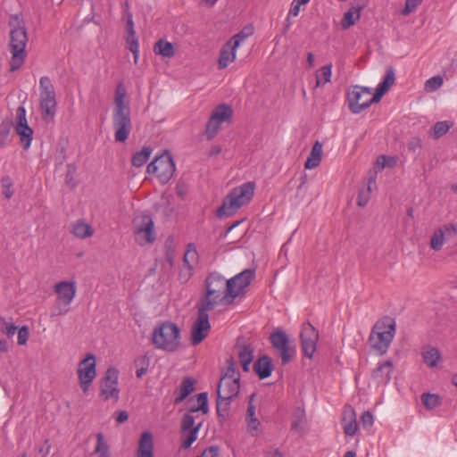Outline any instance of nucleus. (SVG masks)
Returning <instances> with one entry per match:
<instances>
[{
    "instance_id": "obj_1",
    "label": "nucleus",
    "mask_w": 457,
    "mask_h": 457,
    "mask_svg": "<svg viewBox=\"0 0 457 457\" xmlns=\"http://www.w3.org/2000/svg\"><path fill=\"white\" fill-rule=\"evenodd\" d=\"M9 24L11 27L9 46L12 54L10 70L13 71L21 68L26 59L28 35L23 21L18 16H12Z\"/></svg>"
},
{
    "instance_id": "obj_2",
    "label": "nucleus",
    "mask_w": 457,
    "mask_h": 457,
    "mask_svg": "<svg viewBox=\"0 0 457 457\" xmlns=\"http://www.w3.org/2000/svg\"><path fill=\"white\" fill-rule=\"evenodd\" d=\"M396 332L395 319L386 316L378 320L371 328L369 344L380 355L386 353Z\"/></svg>"
},
{
    "instance_id": "obj_3",
    "label": "nucleus",
    "mask_w": 457,
    "mask_h": 457,
    "mask_svg": "<svg viewBox=\"0 0 457 457\" xmlns=\"http://www.w3.org/2000/svg\"><path fill=\"white\" fill-rule=\"evenodd\" d=\"M254 194V183L246 182L234 188L226 197L222 205L218 209L219 217L229 216L240 207L248 204Z\"/></svg>"
},
{
    "instance_id": "obj_4",
    "label": "nucleus",
    "mask_w": 457,
    "mask_h": 457,
    "mask_svg": "<svg viewBox=\"0 0 457 457\" xmlns=\"http://www.w3.org/2000/svg\"><path fill=\"white\" fill-rule=\"evenodd\" d=\"M180 331L177 325L166 321L154 328L152 342L158 349L175 352L180 345Z\"/></svg>"
},
{
    "instance_id": "obj_5",
    "label": "nucleus",
    "mask_w": 457,
    "mask_h": 457,
    "mask_svg": "<svg viewBox=\"0 0 457 457\" xmlns=\"http://www.w3.org/2000/svg\"><path fill=\"white\" fill-rule=\"evenodd\" d=\"M227 280L219 272H211L205 278L206 294L202 303L205 308L213 309L226 295Z\"/></svg>"
},
{
    "instance_id": "obj_6",
    "label": "nucleus",
    "mask_w": 457,
    "mask_h": 457,
    "mask_svg": "<svg viewBox=\"0 0 457 457\" xmlns=\"http://www.w3.org/2000/svg\"><path fill=\"white\" fill-rule=\"evenodd\" d=\"M135 242L140 246L152 245L156 239L154 223L148 214H138L132 220Z\"/></svg>"
},
{
    "instance_id": "obj_7",
    "label": "nucleus",
    "mask_w": 457,
    "mask_h": 457,
    "mask_svg": "<svg viewBox=\"0 0 457 457\" xmlns=\"http://www.w3.org/2000/svg\"><path fill=\"white\" fill-rule=\"evenodd\" d=\"M54 290L57 295V298L51 315H64L69 312L70 305L76 296V284L73 281H61L54 285Z\"/></svg>"
},
{
    "instance_id": "obj_8",
    "label": "nucleus",
    "mask_w": 457,
    "mask_h": 457,
    "mask_svg": "<svg viewBox=\"0 0 457 457\" xmlns=\"http://www.w3.org/2000/svg\"><path fill=\"white\" fill-rule=\"evenodd\" d=\"M39 90L42 118L46 121L53 120L56 111V100L54 87L48 77L40 78Z\"/></svg>"
},
{
    "instance_id": "obj_9",
    "label": "nucleus",
    "mask_w": 457,
    "mask_h": 457,
    "mask_svg": "<svg viewBox=\"0 0 457 457\" xmlns=\"http://www.w3.org/2000/svg\"><path fill=\"white\" fill-rule=\"evenodd\" d=\"M175 170L174 161L168 152L155 156L146 169L147 172L149 174H154L162 184H166L170 181Z\"/></svg>"
},
{
    "instance_id": "obj_10",
    "label": "nucleus",
    "mask_w": 457,
    "mask_h": 457,
    "mask_svg": "<svg viewBox=\"0 0 457 457\" xmlns=\"http://www.w3.org/2000/svg\"><path fill=\"white\" fill-rule=\"evenodd\" d=\"M372 99V89L370 87L356 85L347 93L349 109L353 113H360L369 108L373 103L379 102Z\"/></svg>"
},
{
    "instance_id": "obj_11",
    "label": "nucleus",
    "mask_w": 457,
    "mask_h": 457,
    "mask_svg": "<svg viewBox=\"0 0 457 457\" xmlns=\"http://www.w3.org/2000/svg\"><path fill=\"white\" fill-rule=\"evenodd\" d=\"M112 122L115 141L124 143L129 138L132 129L130 108L113 109Z\"/></svg>"
},
{
    "instance_id": "obj_12",
    "label": "nucleus",
    "mask_w": 457,
    "mask_h": 457,
    "mask_svg": "<svg viewBox=\"0 0 457 457\" xmlns=\"http://www.w3.org/2000/svg\"><path fill=\"white\" fill-rule=\"evenodd\" d=\"M233 115L232 108L226 104H221L214 108L212 115L206 124L205 137L208 140H212L216 137L220 129L221 124L229 123Z\"/></svg>"
},
{
    "instance_id": "obj_13",
    "label": "nucleus",
    "mask_w": 457,
    "mask_h": 457,
    "mask_svg": "<svg viewBox=\"0 0 457 457\" xmlns=\"http://www.w3.org/2000/svg\"><path fill=\"white\" fill-rule=\"evenodd\" d=\"M255 276L253 269H245L233 278L227 279L226 295L235 299L244 293Z\"/></svg>"
},
{
    "instance_id": "obj_14",
    "label": "nucleus",
    "mask_w": 457,
    "mask_h": 457,
    "mask_svg": "<svg viewBox=\"0 0 457 457\" xmlns=\"http://www.w3.org/2000/svg\"><path fill=\"white\" fill-rule=\"evenodd\" d=\"M96 358L93 354H88L83 359L78 367V377L79 386L84 393H87L96 376Z\"/></svg>"
},
{
    "instance_id": "obj_15",
    "label": "nucleus",
    "mask_w": 457,
    "mask_h": 457,
    "mask_svg": "<svg viewBox=\"0 0 457 457\" xmlns=\"http://www.w3.org/2000/svg\"><path fill=\"white\" fill-rule=\"evenodd\" d=\"M119 371L114 368H109L100 385V396L104 400H119L120 390L118 388Z\"/></svg>"
},
{
    "instance_id": "obj_16",
    "label": "nucleus",
    "mask_w": 457,
    "mask_h": 457,
    "mask_svg": "<svg viewBox=\"0 0 457 457\" xmlns=\"http://www.w3.org/2000/svg\"><path fill=\"white\" fill-rule=\"evenodd\" d=\"M15 122V131L20 137L21 145L24 149H28L31 145L33 129L28 125L26 110L23 106L16 109Z\"/></svg>"
},
{
    "instance_id": "obj_17",
    "label": "nucleus",
    "mask_w": 457,
    "mask_h": 457,
    "mask_svg": "<svg viewBox=\"0 0 457 457\" xmlns=\"http://www.w3.org/2000/svg\"><path fill=\"white\" fill-rule=\"evenodd\" d=\"M300 337L303 354L308 358H312L317 348L319 340L318 330L309 321L304 322L302 325Z\"/></svg>"
},
{
    "instance_id": "obj_18",
    "label": "nucleus",
    "mask_w": 457,
    "mask_h": 457,
    "mask_svg": "<svg viewBox=\"0 0 457 457\" xmlns=\"http://www.w3.org/2000/svg\"><path fill=\"white\" fill-rule=\"evenodd\" d=\"M239 389V378H237L236 379L220 378L218 385L217 395H220L221 397L225 399H234L238 395Z\"/></svg>"
},
{
    "instance_id": "obj_19",
    "label": "nucleus",
    "mask_w": 457,
    "mask_h": 457,
    "mask_svg": "<svg viewBox=\"0 0 457 457\" xmlns=\"http://www.w3.org/2000/svg\"><path fill=\"white\" fill-rule=\"evenodd\" d=\"M235 348L243 370L248 372L250 370V364L253 360L254 347L251 344L241 342L240 338H238Z\"/></svg>"
},
{
    "instance_id": "obj_20",
    "label": "nucleus",
    "mask_w": 457,
    "mask_h": 457,
    "mask_svg": "<svg viewBox=\"0 0 457 457\" xmlns=\"http://www.w3.org/2000/svg\"><path fill=\"white\" fill-rule=\"evenodd\" d=\"M394 365L389 360L378 363V367L372 371V378L378 384L386 385L391 380Z\"/></svg>"
},
{
    "instance_id": "obj_21",
    "label": "nucleus",
    "mask_w": 457,
    "mask_h": 457,
    "mask_svg": "<svg viewBox=\"0 0 457 457\" xmlns=\"http://www.w3.org/2000/svg\"><path fill=\"white\" fill-rule=\"evenodd\" d=\"M253 369L260 379L267 378L274 369L272 359L268 355H263L253 363Z\"/></svg>"
},
{
    "instance_id": "obj_22",
    "label": "nucleus",
    "mask_w": 457,
    "mask_h": 457,
    "mask_svg": "<svg viewBox=\"0 0 457 457\" xmlns=\"http://www.w3.org/2000/svg\"><path fill=\"white\" fill-rule=\"evenodd\" d=\"M137 457H154L153 435L148 431H145L141 435Z\"/></svg>"
},
{
    "instance_id": "obj_23",
    "label": "nucleus",
    "mask_w": 457,
    "mask_h": 457,
    "mask_svg": "<svg viewBox=\"0 0 457 457\" xmlns=\"http://www.w3.org/2000/svg\"><path fill=\"white\" fill-rule=\"evenodd\" d=\"M127 37L126 43L128 45L129 49L134 55V63L137 64L139 56V44L138 39L136 36V32L134 29V22L129 19L127 22Z\"/></svg>"
},
{
    "instance_id": "obj_24",
    "label": "nucleus",
    "mask_w": 457,
    "mask_h": 457,
    "mask_svg": "<svg viewBox=\"0 0 457 457\" xmlns=\"http://www.w3.org/2000/svg\"><path fill=\"white\" fill-rule=\"evenodd\" d=\"M395 80V74L394 71V69L392 67H389L386 70V76L384 77L383 80L378 84L375 94L373 95L374 101H380L382 96L388 91L391 86L394 85Z\"/></svg>"
},
{
    "instance_id": "obj_25",
    "label": "nucleus",
    "mask_w": 457,
    "mask_h": 457,
    "mask_svg": "<svg viewBox=\"0 0 457 457\" xmlns=\"http://www.w3.org/2000/svg\"><path fill=\"white\" fill-rule=\"evenodd\" d=\"M395 80V74L394 71V69L392 67H389L386 70V76L384 77L383 80L378 84L375 94L373 95L374 101H380L382 96L388 91L391 86L394 85Z\"/></svg>"
},
{
    "instance_id": "obj_26",
    "label": "nucleus",
    "mask_w": 457,
    "mask_h": 457,
    "mask_svg": "<svg viewBox=\"0 0 457 457\" xmlns=\"http://www.w3.org/2000/svg\"><path fill=\"white\" fill-rule=\"evenodd\" d=\"M365 4H358L352 5L351 8L344 13L341 21V27L344 29H349L351 26L355 24V21L360 19L361 12L364 9Z\"/></svg>"
},
{
    "instance_id": "obj_27",
    "label": "nucleus",
    "mask_w": 457,
    "mask_h": 457,
    "mask_svg": "<svg viewBox=\"0 0 457 457\" xmlns=\"http://www.w3.org/2000/svg\"><path fill=\"white\" fill-rule=\"evenodd\" d=\"M237 47H234V45L228 41L220 50L219 58L220 69H225L228 65L234 62L236 59V50Z\"/></svg>"
},
{
    "instance_id": "obj_28",
    "label": "nucleus",
    "mask_w": 457,
    "mask_h": 457,
    "mask_svg": "<svg viewBox=\"0 0 457 457\" xmlns=\"http://www.w3.org/2000/svg\"><path fill=\"white\" fill-rule=\"evenodd\" d=\"M421 356L425 364L429 368L436 367L441 360L439 350L431 345H426L422 348Z\"/></svg>"
},
{
    "instance_id": "obj_29",
    "label": "nucleus",
    "mask_w": 457,
    "mask_h": 457,
    "mask_svg": "<svg viewBox=\"0 0 457 457\" xmlns=\"http://www.w3.org/2000/svg\"><path fill=\"white\" fill-rule=\"evenodd\" d=\"M198 262V253L193 245H188L186 253H184V263L187 266V271L183 270L182 274L185 277H190L191 271L195 264Z\"/></svg>"
},
{
    "instance_id": "obj_30",
    "label": "nucleus",
    "mask_w": 457,
    "mask_h": 457,
    "mask_svg": "<svg viewBox=\"0 0 457 457\" xmlns=\"http://www.w3.org/2000/svg\"><path fill=\"white\" fill-rule=\"evenodd\" d=\"M322 150V145L319 141H316L311 150L309 157L304 163V167L306 169H314L320 164L321 161Z\"/></svg>"
},
{
    "instance_id": "obj_31",
    "label": "nucleus",
    "mask_w": 457,
    "mask_h": 457,
    "mask_svg": "<svg viewBox=\"0 0 457 457\" xmlns=\"http://www.w3.org/2000/svg\"><path fill=\"white\" fill-rule=\"evenodd\" d=\"M71 233L74 237L83 239L91 237L94 229L88 223L79 220L71 225Z\"/></svg>"
},
{
    "instance_id": "obj_32",
    "label": "nucleus",
    "mask_w": 457,
    "mask_h": 457,
    "mask_svg": "<svg viewBox=\"0 0 457 457\" xmlns=\"http://www.w3.org/2000/svg\"><path fill=\"white\" fill-rule=\"evenodd\" d=\"M343 428L345 434L347 436H352L355 435L357 431L358 423L356 420L355 413L352 408H350L348 413H345L343 418Z\"/></svg>"
},
{
    "instance_id": "obj_33",
    "label": "nucleus",
    "mask_w": 457,
    "mask_h": 457,
    "mask_svg": "<svg viewBox=\"0 0 457 457\" xmlns=\"http://www.w3.org/2000/svg\"><path fill=\"white\" fill-rule=\"evenodd\" d=\"M254 396H255V395L252 394L249 397V403H248L246 417H245L247 427L250 430H257L258 426L260 425V421L255 415L256 408L253 403Z\"/></svg>"
},
{
    "instance_id": "obj_34",
    "label": "nucleus",
    "mask_w": 457,
    "mask_h": 457,
    "mask_svg": "<svg viewBox=\"0 0 457 457\" xmlns=\"http://www.w3.org/2000/svg\"><path fill=\"white\" fill-rule=\"evenodd\" d=\"M126 88L123 84L119 83L114 93V107L113 109H128L129 103L126 100Z\"/></svg>"
},
{
    "instance_id": "obj_35",
    "label": "nucleus",
    "mask_w": 457,
    "mask_h": 457,
    "mask_svg": "<svg viewBox=\"0 0 457 457\" xmlns=\"http://www.w3.org/2000/svg\"><path fill=\"white\" fill-rule=\"evenodd\" d=\"M270 340L272 345V346L278 350L283 346H286L290 343L288 336L287 333L281 329H276L274 330L270 336Z\"/></svg>"
},
{
    "instance_id": "obj_36",
    "label": "nucleus",
    "mask_w": 457,
    "mask_h": 457,
    "mask_svg": "<svg viewBox=\"0 0 457 457\" xmlns=\"http://www.w3.org/2000/svg\"><path fill=\"white\" fill-rule=\"evenodd\" d=\"M194 385L195 382L192 378H185L181 383V386L178 391V395L176 396L174 403H179L184 399H186L187 395L194 390Z\"/></svg>"
},
{
    "instance_id": "obj_37",
    "label": "nucleus",
    "mask_w": 457,
    "mask_h": 457,
    "mask_svg": "<svg viewBox=\"0 0 457 457\" xmlns=\"http://www.w3.org/2000/svg\"><path fill=\"white\" fill-rule=\"evenodd\" d=\"M154 52L163 57L170 58L174 55L173 45L166 40L160 39L154 46Z\"/></svg>"
},
{
    "instance_id": "obj_38",
    "label": "nucleus",
    "mask_w": 457,
    "mask_h": 457,
    "mask_svg": "<svg viewBox=\"0 0 457 457\" xmlns=\"http://www.w3.org/2000/svg\"><path fill=\"white\" fill-rule=\"evenodd\" d=\"M152 149L150 146H144L140 151L134 154L132 156V164L136 167L143 166L150 158Z\"/></svg>"
},
{
    "instance_id": "obj_39",
    "label": "nucleus",
    "mask_w": 457,
    "mask_h": 457,
    "mask_svg": "<svg viewBox=\"0 0 457 457\" xmlns=\"http://www.w3.org/2000/svg\"><path fill=\"white\" fill-rule=\"evenodd\" d=\"M95 453L97 454V457H111L109 445L105 442L104 436L102 433H98L96 435Z\"/></svg>"
},
{
    "instance_id": "obj_40",
    "label": "nucleus",
    "mask_w": 457,
    "mask_h": 457,
    "mask_svg": "<svg viewBox=\"0 0 457 457\" xmlns=\"http://www.w3.org/2000/svg\"><path fill=\"white\" fill-rule=\"evenodd\" d=\"M226 365H227L226 370L220 378H229V379H236L237 378H240L239 371L237 369V362L232 357L227 359Z\"/></svg>"
},
{
    "instance_id": "obj_41",
    "label": "nucleus",
    "mask_w": 457,
    "mask_h": 457,
    "mask_svg": "<svg viewBox=\"0 0 457 457\" xmlns=\"http://www.w3.org/2000/svg\"><path fill=\"white\" fill-rule=\"evenodd\" d=\"M253 28L252 26H245L242 30L234 35L228 41L234 45V47H238L240 43L252 36Z\"/></svg>"
},
{
    "instance_id": "obj_42",
    "label": "nucleus",
    "mask_w": 457,
    "mask_h": 457,
    "mask_svg": "<svg viewBox=\"0 0 457 457\" xmlns=\"http://www.w3.org/2000/svg\"><path fill=\"white\" fill-rule=\"evenodd\" d=\"M233 399H225L218 395L216 409L219 417L225 419L228 415L229 406Z\"/></svg>"
},
{
    "instance_id": "obj_43",
    "label": "nucleus",
    "mask_w": 457,
    "mask_h": 457,
    "mask_svg": "<svg viewBox=\"0 0 457 457\" xmlns=\"http://www.w3.org/2000/svg\"><path fill=\"white\" fill-rule=\"evenodd\" d=\"M421 402L428 410H433L440 405V397L436 394L424 393L421 395Z\"/></svg>"
},
{
    "instance_id": "obj_44",
    "label": "nucleus",
    "mask_w": 457,
    "mask_h": 457,
    "mask_svg": "<svg viewBox=\"0 0 457 457\" xmlns=\"http://www.w3.org/2000/svg\"><path fill=\"white\" fill-rule=\"evenodd\" d=\"M281 357L282 365L287 364L295 354V348L290 343L286 346L278 349Z\"/></svg>"
},
{
    "instance_id": "obj_45",
    "label": "nucleus",
    "mask_w": 457,
    "mask_h": 457,
    "mask_svg": "<svg viewBox=\"0 0 457 457\" xmlns=\"http://www.w3.org/2000/svg\"><path fill=\"white\" fill-rule=\"evenodd\" d=\"M452 124L448 121H437L432 128L433 137L435 138H439L442 136L445 135L449 129H451Z\"/></svg>"
},
{
    "instance_id": "obj_46",
    "label": "nucleus",
    "mask_w": 457,
    "mask_h": 457,
    "mask_svg": "<svg viewBox=\"0 0 457 457\" xmlns=\"http://www.w3.org/2000/svg\"><path fill=\"white\" fill-rule=\"evenodd\" d=\"M445 240V237L444 236V233L441 230L436 229L431 237L430 247L435 251H439L443 247Z\"/></svg>"
},
{
    "instance_id": "obj_47",
    "label": "nucleus",
    "mask_w": 457,
    "mask_h": 457,
    "mask_svg": "<svg viewBox=\"0 0 457 457\" xmlns=\"http://www.w3.org/2000/svg\"><path fill=\"white\" fill-rule=\"evenodd\" d=\"M331 69H332V64L331 63L324 65V66L321 67L320 72H321V77L323 78V81H321V78H320V75H316V85H317V87H319L320 85H324V84H326V83L330 81Z\"/></svg>"
},
{
    "instance_id": "obj_48",
    "label": "nucleus",
    "mask_w": 457,
    "mask_h": 457,
    "mask_svg": "<svg viewBox=\"0 0 457 457\" xmlns=\"http://www.w3.org/2000/svg\"><path fill=\"white\" fill-rule=\"evenodd\" d=\"M210 310L209 308H205L204 303H202V341L208 336L211 330V324L209 322V317L206 313V311Z\"/></svg>"
},
{
    "instance_id": "obj_49",
    "label": "nucleus",
    "mask_w": 457,
    "mask_h": 457,
    "mask_svg": "<svg viewBox=\"0 0 457 457\" xmlns=\"http://www.w3.org/2000/svg\"><path fill=\"white\" fill-rule=\"evenodd\" d=\"M444 83L443 78L439 75L428 79L425 83V88L428 92H434L440 88Z\"/></svg>"
},
{
    "instance_id": "obj_50",
    "label": "nucleus",
    "mask_w": 457,
    "mask_h": 457,
    "mask_svg": "<svg viewBox=\"0 0 457 457\" xmlns=\"http://www.w3.org/2000/svg\"><path fill=\"white\" fill-rule=\"evenodd\" d=\"M195 308L198 309V313H200V304L196 303ZM192 343L193 345L200 344V314L195 319L193 328H192Z\"/></svg>"
},
{
    "instance_id": "obj_51",
    "label": "nucleus",
    "mask_w": 457,
    "mask_h": 457,
    "mask_svg": "<svg viewBox=\"0 0 457 457\" xmlns=\"http://www.w3.org/2000/svg\"><path fill=\"white\" fill-rule=\"evenodd\" d=\"M0 329L7 337H12L17 330V327L13 323L6 321L4 318H0Z\"/></svg>"
},
{
    "instance_id": "obj_52",
    "label": "nucleus",
    "mask_w": 457,
    "mask_h": 457,
    "mask_svg": "<svg viewBox=\"0 0 457 457\" xmlns=\"http://www.w3.org/2000/svg\"><path fill=\"white\" fill-rule=\"evenodd\" d=\"M371 183H374L372 179L370 180L368 187L366 190H361L359 192L358 197H357V204L359 206H365L370 199V194L371 192Z\"/></svg>"
},
{
    "instance_id": "obj_53",
    "label": "nucleus",
    "mask_w": 457,
    "mask_h": 457,
    "mask_svg": "<svg viewBox=\"0 0 457 457\" xmlns=\"http://www.w3.org/2000/svg\"><path fill=\"white\" fill-rule=\"evenodd\" d=\"M200 428V424H198L196 427H195L193 429L187 431V435L186 436V438L182 444V447L187 449L191 446V445L196 440L197 438V432Z\"/></svg>"
},
{
    "instance_id": "obj_54",
    "label": "nucleus",
    "mask_w": 457,
    "mask_h": 457,
    "mask_svg": "<svg viewBox=\"0 0 457 457\" xmlns=\"http://www.w3.org/2000/svg\"><path fill=\"white\" fill-rule=\"evenodd\" d=\"M2 187L4 188L3 194L6 198H11L13 195V191L12 190V181L10 177L5 176L1 180Z\"/></svg>"
},
{
    "instance_id": "obj_55",
    "label": "nucleus",
    "mask_w": 457,
    "mask_h": 457,
    "mask_svg": "<svg viewBox=\"0 0 457 457\" xmlns=\"http://www.w3.org/2000/svg\"><path fill=\"white\" fill-rule=\"evenodd\" d=\"M396 163V159L395 157H388L386 155H380L377 159V164L379 166V168L382 170L386 167H393Z\"/></svg>"
},
{
    "instance_id": "obj_56",
    "label": "nucleus",
    "mask_w": 457,
    "mask_h": 457,
    "mask_svg": "<svg viewBox=\"0 0 457 457\" xmlns=\"http://www.w3.org/2000/svg\"><path fill=\"white\" fill-rule=\"evenodd\" d=\"M295 420L292 422V428L297 429L299 426L303 422L305 417V411L303 408H297L294 413Z\"/></svg>"
},
{
    "instance_id": "obj_57",
    "label": "nucleus",
    "mask_w": 457,
    "mask_h": 457,
    "mask_svg": "<svg viewBox=\"0 0 457 457\" xmlns=\"http://www.w3.org/2000/svg\"><path fill=\"white\" fill-rule=\"evenodd\" d=\"M373 422H374V420H373L372 413L370 411H363L361 416V426L364 428L369 429L370 428L372 427Z\"/></svg>"
},
{
    "instance_id": "obj_58",
    "label": "nucleus",
    "mask_w": 457,
    "mask_h": 457,
    "mask_svg": "<svg viewBox=\"0 0 457 457\" xmlns=\"http://www.w3.org/2000/svg\"><path fill=\"white\" fill-rule=\"evenodd\" d=\"M195 424V418L190 414H186L183 417L181 430L185 434L187 431L193 429V426Z\"/></svg>"
},
{
    "instance_id": "obj_59",
    "label": "nucleus",
    "mask_w": 457,
    "mask_h": 457,
    "mask_svg": "<svg viewBox=\"0 0 457 457\" xmlns=\"http://www.w3.org/2000/svg\"><path fill=\"white\" fill-rule=\"evenodd\" d=\"M444 233L445 238L453 237L457 234V227L454 224H447L438 228Z\"/></svg>"
},
{
    "instance_id": "obj_60",
    "label": "nucleus",
    "mask_w": 457,
    "mask_h": 457,
    "mask_svg": "<svg viewBox=\"0 0 457 457\" xmlns=\"http://www.w3.org/2000/svg\"><path fill=\"white\" fill-rule=\"evenodd\" d=\"M29 331L28 327L27 326L21 327L18 330V337H17L18 345H26V343L28 341V338H29Z\"/></svg>"
},
{
    "instance_id": "obj_61",
    "label": "nucleus",
    "mask_w": 457,
    "mask_h": 457,
    "mask_svg": "<svg viewBox=\"0 0 457 457\" xmlns=\"http://www.w3.org/2000/svg\"><path fill=\"white\" fill-rule=\"evenodd\" d=\"M422 0H406L405 1V6L403 10V15H408L409 13L412 12L416 10L418 5L421 4Z\"/></svg>"
},
{
    "instance_id": "obj_62",
    "label": "nucleus",
    "mask_w": 457,
    "mask_h": 457,
    "mask_svg": "<svg viewBox=\"0 0 457 457\" xmlns=\"http://www.w3.org/2000/svg\"><path fill=\"white\" fill-rule=\"evenodd\" d=\"M202 457H220V450L217 445H211L202 451Z\"/></svg>"
},
{
    "instance_id": "obj_63",
    "label": "nucleus",
    "mask_w": 457,
    "mask_h": 457,
    "mask_svg": "<svg viewBox=\"0 0 457 457\" xmlns=\"http://www.w3.org/2000/svg\"><path fill=\"white\" fill-rule=\"evenodd\" d=\"M9 135V127L7 124L0 125V146H4Z\"/></svg>"
},
{
    "instance_id": "obj_64",
    "label": "nucleus",
    "mask_w": 457,
    "mask_h": 457,
    "mask_svg": "<svg viewBox=\"0 0 457 457\" xmlns=\"http://www.w3.org/2000/svg\"><path fill=\"white\" fill-rule=\"evenodd\" d=\"M421 147V140L419 137H411L408 142V149L411 152H416V150Z\"/></svg>"
}]
</instances>
